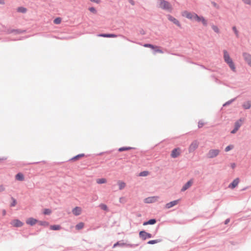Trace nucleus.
I'll return each mask as SVG.
<instances>
[{
    "instance_id": "obj_1",
    "label": "nucleus",
    "mask_w": 251,
    "mask_h": 251,
    "mask_svg": "<svg viewBox=\"0 0 251 251\" xmlns=\"http://www.w3.org/2000/svg\"><path fill=\"white\" fill-rule=\"evenodd\" d=\"M224 61L228 64L230 68L234 72L236 71L235 65L230 58V55L226 50H224Z\"/></svg>"
},
{
    "instance_id": "obj_2",
    "label": "nucleus",
    "mask_w": 251,
    "mask_h": 251,
    "mask_svg": "<svg viewBox=\"0 0 251 251\" xmlns=\"http://www.w3.org/2000/svg\"><path fill=\"white\" fill-rule=\"evenodd\" d=\"M159 6L162 9L170 12L172 10V6L171 4L169 2L164 0H161L160 1Z\"/></svg>"
},
{
    "instance_id": "obj_3",
    "label": "nucleus",
    "mask_w": 251,
    "mask_h": 251,
    "mask_svg": "<svg viewBox=\"0 0 251 251\" xmlns=\"http://www.w3.org/2000/svg\"><path fill=\"white\" fill-rule=\"evenodd\" d=\"M182 15L188 19L196 20V17L195 16H197V14L194 13H190L187 11H184L182 13Z\"/></svg>"
},
{
    "instance_id": "obj_4",
    "label": "nucleus",
    "mask_w": 251,
    "mask_h": 251,
    "mask_svg": "<svg viewBox=\"0 0 251 251\" xmlns=\"http://www.w3.org/2000/svg\"><path fill=\"white\" fill-rule=\"evenodd\" d=\"M11 225L15 227H21L24 225V223L18 219H14L10 222Z\"/></svg>"
},
{
    "instance_id": "obj_5",
    "label": "nucleus",
    "mask_w": 251,
    "mask_h": 251,
    "mask_svg": "<svg viewBox=\"0 0 251 251\" xmlns=\"http://www.w3.org/2000/svg\"><path fill=\"white\" fill-rule=\"evenodd\" d=\"M220 152V151L217 149H212L210 150L207 156L209 158H214L217 156Z\"/></svg>"
},
{
    "instance_id": "obj_6",
    "label": "nucleus",
    "mask_w": 251,
    "mask_h": 251,
    "mask_svg": "<svg viewBox=\"0 0 251 251\" xmlns=\"http://www.w3.org/2000/svg\"><path fill=\"white\" fill-rule=\"evenodd\" d=\"M139 236L144 240H146L147 238H150L152 237L151 234L146 232L145 231H141L139 232Z\"/></svg>"
},
{
    "instance_id": "obj_7",
    "label": "nucleus",
    "mask_w": 251,
    "mask_h": 251,
    "mask_svg": "<svg viewBox=\"0 0 251 251\" xmlns=\"http://www.w3.org/2000/svg\"><path fill=\"white\" fill-rule=\"evenodd\" d=\"M199 142L197 141H193L189 147V152L194 151L199 146Z\"/></svg>"
},
{
    "instance_id": "obj_8",
    "label": "nucleus",
    "mask_w": 251,
    "mask_h": 251,
    "mask_svg": "<svg viewBox=\"0 0 251 251\" xmlns=\"http://www.w3.org/2000/svg\"><path fill=\"white\" fill-rule=\"evenodd\" d=\"M244 58L245 60L247 62V63L251 67V54L244 52L243 54Z\"/></svg>"
},
{
    "instance_id": "obj_9",
    "label": "nucleus",
    "mask_w": 251,
    "mask_h": 251,
    "mask_svg": "<svg viewBox=\"0 0 251 251\" xmlns=\"http://www.w3.org/2000/svg\"><path fill=\"white\" fill-rule=\"evenodd\" d=\"M158 198H159L157 196L148 197L145 200V202L146 203H148L154 202L157 201V200H158Z\"/></svg>"
},
{
    "instance_id": "obj_10",
    "label": "nucleus",
    "mask_w": 251,
    "mask_h": 251,
    "mask_svg": "<svg viewBox=\"0 0 251 251\" xmlns=\"http://www.w3.org/2000/svg\"><path fill=\"white\" fill-rule=\"evenodd\" d=\"M180 154V149L179 148H176L172 151L171 155L173 158H176L178 157Z\"/></svg>"
},
{
    "instance_id": "obj_11",
    "label": "nucleus",
    "mask_w": 251,
    "mask_h": 251,
    "mask_svg": "<svg viewBox=\"0 0 251 251\" xmlns=\"http://www.w3.org/2000/svg\"><path fill=\"white\" fill-rule=\"evenodd\" d=\"M179 201V200H178L174 201H172L169 203H167L165 205V208L167 209H169V208L174 206L175 205L177 204L178 203Z\"/></svg>"
},
{
    "instance_id": "obj_12",
    "label": "nucleus",
    "mask_w": 251,
    "mask_h": 251,
    "mask_svg": "<svg viewBox=\"0 0 251 251\" xmlns=\"http://www.w3.org/2000/svg\"><path fill=\"white\" fill-rule=\"evenodd\" d=\"M193 183V181L192 179L188 181L181 188V191L184 192L186 191L187 189L190 187Z\"/></svg>"
},
{
    "instance_id": "obj_13",
    "label": "nucleus",
    "mask_w": 251,
    "mask_h": 251,
    "mask_svg": "<svg viewBox=\"0 0 251 251\" xmlns=\"http://www.w3.org/2000/svg\"><path fill=\"white\" fill-rule=\"evenodd\" d=\"M82 212V209L80 207L76 206L72 210V212L75 216H78L80 215Z\"/></svg>"
},
{
    "instance_id": "obj_14",
    "label": "nucleus",
    "mask_w": 251,
    "mask_h": 251,
    "mask_svg": "<svg viewBox=\"0 0 251 251\" xmlns=\"http://www.w3.org/2000/svg\"><path fill=\"white\" fill-rule=\"evenodd\" d=\"M37 223H38V221L36 219H34L33 218H28L26 220V223L27 225H29L30 226H33L35 225Z\"/></svg>"
},
{
    "instance_id": "obj_15",
    "label": "nucleus",
    "mask_w": 251,
    "mask_h": 251,
    "mask_svg": "<svg viewBox=\"0 0 251 251\" xmlns=\"http://www.w3.org/2000/svg\"><path fill=\"white\" fill-rule=\"evenodd\" d=\"M195 17H196V21L201 22L204 26L207 25V21L203 17H200L198 15L197 16H195Z\"/></svg>"
},
{
    "instance_id": "obj_16",
    "label": "nucleus",
    "mask_w": 251,
    "mask_h": 251,
    "mask_svg": "<svg viewBox=\"0 0 251 251\" xmlns=\"http://www.w3.org/2000/svg\"><path fill=\"white\" fill-rule=\"evenodd\" d=\"M168 19L173 22L175 25H177L178 26L180 27L181 25L179 22V21L176 19L175 18L173 17V16L171 15L168 16Z\"/></svg>"
},
{
    "instance_id": "obj_17",
    "label": "nucleus",
    "mask_w": 251,
    "mask_h": 251,
    "mask_svg": "<svg viewBox=\"0 0 251 251\" xmlns=\"http://www.w3.org/2000/svg\"><path fill=\"white\" fill-rule=\"evenodd\" d=\"M239 182V179L238 178H237L235 179L231 184H230V185H229V187L231 188V189H233L238 185Z\"/></svg>"
},
{
    "instance_id": "obj_18",
    "label": "nucleus",
    "mask_w": 251,
    "mask_h": 251,
    "mask_svg": "<svg viewBox=\"0 0 251 251\" xmlns=\"http://www.w3.org/2000/svg\"><path fill=\"white\" fill-rule=\"evenodd\" d=\"M98 36L102 37L116 38L117 37V35L114 34H99Z\"/></svg>"
},
{
    "instance_id": "obj_19",
    "label": "nucleus",
    "mask_w": 251,
    "mask_h": 251,
    "mask_svg": "<svg viewBox=\"0 0 251 251\" xmlns=\"http://www.w3.org/2000/svg\"><path fill=\"white\" fill-rule=\"evenodd\" d=\"M244 120L240 119L237 121H236L235 123V127L239 129L240 127L241 126L242 124L243 123Z\"/></svg>"
},
{
    "instance_id": "obj_20",
    "label": "nucleus",
    "mask_w": 251,
    "mask_h": 251,
    "mask_svg": "<svg viewBox=\"0 0 251 251\" xmlns=\"http://www.w3.org/2000/svg\"><path fill=\"white\" fill-rule=\"evenodd\" d=\"M120 190L123 189L126 186V184L123 181L119 180L117 182Z\"/></svg>"
},
{
    "instance_id": "obj_21",
    "label": "nucleus",
    "mask_w": 251,
    "mask_h": 251,
    "mask_svg": "<svg viewBox=\"0 0 251 251\" xmlns=\"http://www.w3.org/2000/svg\"><path fill=\"white\" fill-rule=\"evenodd\" d=\"M15 178L19 181H23L24 180V176L23 174L21 173L17 174L15 176Z\"/></svg>"
},
{
    "instance_id": "obj_22",
    "label": "nucleus",
    "mask_w": 251,
    "mask_h": 251,
    "mask_svg": "<svg viewBox=\"0 0 251 251\" xmlns=\"http://www.w3.org/2000/svg\"><path fill=\"white\" fill-rule=\"evenodd\" d=\"M251 106V102L249 101L244 102V103L243 104V107L245 109H248L250 108Z\"/></svg>"
},
{
    "instance_id": "obj_23",
    "label": "nucleus",
    "mask_w": 251,
    "mask_h": 251,
    "mask_svg": "<svg viewBox=\"0 0 251 251\" xmlns=\"http://www.w3.org/2000/svg\"><path fill=\"white\" fill-rule=\"evenodd\" d=\"M155 223H156V220L155 219H151L147 222H144L143 223V225L146 226L148 225H153V224H155Z\"/></svg>"
},
{
    "instance_id": "obj_24",
    "label": "nucleus",
    "mask_w": 251,
    "mask_h": 251,
    "mask_svg": "<svg viewBox=\"0 0 251 251\" xmlns=\"http://www.w3.org/2000/svg\"><path fill=\"white\" fill-rule=\"evenodd\" d=\"M96 182L98 184H104L107 182V180L104 178H98L96 180Z\"/></svg>"
},
{
    "instance_id": "obj_25",
    "label": "nucleus",
    "mask_w": 251,
    "mask_h": 251,
    "mask_svg": "<svg viewBox=\"0 0 251 251\" xmlns=\"http://www.w3.org/2000/svg\"><path fill=\"white\" fill-rule=\"evenodd\" d=\"M152 50H154L155 52H158V53H163V51L161 49V48L158 46H154V47Z\"/></svg>"
},
{
    "instance_id": "obj_26",
    "label": "nucleus",
    "mask_w": 251,
    "mask_h": 251,
    "mask_svg": "<svg viewBox=\"0 0 251 251\" xmlns=\"http://www.w3.org/2000/svg\"><path fill=\"white\" fill-rule=\"evenodd\" d=\"M84 224L82 222H80L75 226V228L79 230L82 229L84 227Z\"/></svg>"
},
{
    "instance_id": "obj_27",
    "label": "nucleus",
    "mask_w": 251,
    "mask_h": 251,
    "mask_svg": "<svg viewBox=\"0 0 251 251\" xmlns=\"http://www.w3.org/2000/svg\"><path fill=\"white\" fill-rule=\"evenodd\" d=\"M50 229L53 230H58L61 229V226L59 225H52L50 226Z\"/></svg>"
},
{
    "instance_id": "obj_28",
    "label": "nucleus",
    "mask_w": 251,
    "mask_h": 251,
    "mask_svg": "<svg viewBox=\"0 0 251 251\" xmlns=\"http://www.w3.org/2000/svg\"><path fill=\"white\" fill-rule=\"evenodd\" d=\"M84 156V154L83 153L79 154L78 155H76L75 156L73 157L71 159V160L72 161H76L78 159H79L80 158H81Z\"/></svg>"
},
{
    "instance_id": "obj_29",
    "label": "nucleus",
    "mask_w": 251,
    "mask_h": 251,
    "mask_svg": "<svg viewBox=\"0 0 251 251\" xmlns=\"http://www.w3.org/2000/svg\"><path fill=\"white\" fill-rule=\"evenodd\" d=\"M38 223L40 225L44 226H48L49 225V223L46 221H39Z\"/></svg>"
},
{
    "instance_id": "obj_30",
    "label": "nucleus",
    "mask_w": 251,
    "mask_h": 251,
    "mask_svg": "<svg viewBox=\"0 0 251 251\" xmlns=\"http://www.w3.org/2000/svg\"><path fill=\"white\" fill-rule=\"evenodd\" d=\"M61 21H62L61 18H60V17H58V18H55L54 20L53 23L55 24L58 25V24H60L61 23Z\"/></svg>"
},
{
    "instance_id": "obj_31",
    "label": "nucleus",
    "mask_w": 251,
    "mask_h": 251,
    "mask_svg": "<svg viewBox=\"0 0 251 251\" xmlns=\"http://www.w3.org/2000/svg\"><path fill=\"white\" fill-rule=\"evenodd\" d=\"M131 147H122L119 149V151H128L132 149Z\"/></svg>"
},
{
    "instance_id": "obj_32",
    "label": "nucleus",
    "mask_w": 251,
    "mask_h": 251,
    "mask_svg": "<svg viewBox=\"0 0 251 251\" xmlns=\"http://www.w3.org/2000/svg\"><path fill=\"white\" fill-rule=\"evenodd\" d=\"M51 213V210L50 209H45L43 211V214L44 215H50Z\"/></svg>"
},
{
    "instance_id": "obj_33",
    "label": "nucleus",
    "mask_w": 251,
    "mask_h": 251,
    "mask_svg": "<svg viewBox=\"0 0 251 251\" xmlns=\"http://www.w3.org/2000/svg\"><path fill=\"white\" fill-rule=\"evenodd\" d=\"M17 11L21 13H25L26 11V9L23 7H20L18 8Z\"/></svg>"
},
{
    "instance_id": "obj_34",
    "label": "nucleus",
    "mask_w": 251,
    "mask_h": 251,
    "mask_svg": "<svg viewBox=\"0 0 251 251\" xmlns=\"http://www.w3.org/2000/svg\"><path fill=\"white\" fill-rule=\"evenodd\" d=\"M212 28L215 32L217 33H219V29L217 26L213 25L212 26Z\"/></svg>"
},
{
    "instance_id": "obj_35",
    "label": "nucleus",
    "mask_w": 251,
    "mask_h": 251,
    "mask_svg": "<svg viewBox=\"0 0 251 251\" xmlns=\"http://www.w3.org/2000/svg\"><path fill=\"white\" fill-rule=\"evenodd\" d=\"M100 207L101 208V209H102L103 210H105V211L108 210L107 206L104 204H100Z\"/></svg>"
},
{
    "instance_id": "obj_36",
    "label": "nucleus",
    "mask_w": 251,
    "mask_h": 251,
    "mask_svg": "<svg viewBox=\"0 0 251 251\" xmlns=\"http://www.w3.org/2000/svg\"><path fill=\"white\" fill-rule=\"evenodd\" d=\"M233 148H234L233 145H229L226 148L225 151L226 152H227V151H229L230 150H232V149H233Z\"/></svg>"
},
{
    "instance_id": "obj_37",
    "label": "nucleus",
    "mask_w": 251,
    "mask_h": 251,
    "mask_svg": "<svg viewBox=\"0 0 251 251\" xmlns=\"http://www.w3.org/2000/svg\"><path fill=\"white\" fill-rule=\"evenodd\" d=\"M149 175V172L148 171H143L140 173L139 176H145Z\"/></svg>"
},
{
    "instance_id": "obj_38",
    "label": "nucleus",
    "mask_w": 251,
    "mask_h": 251,
    "mask_svg": "<svg viewBox=\"0 0 251 251\" xmlns=\"http://www.w3.org/2000/svg\"><path fill=\"white\" fill-rule=\"evenodd\" d=\"M143 46L146 48H150L151 49H153L154 47V45L150 44H145L143 45Z\"/></svg>"
},
{
    "instance_id": "obj_39",
    "label": "nucleus",
    "mask_w": 251,
    "mask_h": 251,
    "mask_svg": "<svg viewBox=\"0 0 251 251\" xmlns=\"http://www.w3.org/2000/svg\"><path fill=\"white\" fill-rule=\"evenodd\" d=\"M11 32H14V33H16L17 34H20V33H22L23 32V31H22L21 30H19V29H13L12 30H11Z\"/></svg>"
},
{
    "instance_id": "obj_40",
    "label": "nucleus",
    "mask_w": 251,
    "mask_h": 251,
    "mask_svg": "<svg viewBox=\"0 0 251 251\" xmlns=\"http://www.w3.org/2000/svg\"><path fill=\"white\" fill-rule=\"evenodd\" d=\"M159 242V240H151V241H149L148 243L149 244H156V243H157Z\"/></svg>"
},
{
    "instance_id": "obj_41",
    "label": "nucleus",
    "mask_w": 251,
    "mask_h": 251,
    "mask_svg": "<svg viewBox=\"0 0 251 251\" xmlns=\"http://www.w3.org/2000/svg\"><path fill=\"white\" fill-rule=\"evenodd\" d=\"M89 10L90 12H92L93 13H94V14H96L97 13V11H96V9L94 7H90L89 8Z\"/></svg>"
},
{
    "instance_id": "obj_42",
    "label": "nucleus",
    "mask_w": 251,
    "mask_h": 251,
    "mask_svg": "<svg viewBox=\"0 0 251 251\" xmlns=\"http://www.w3.org/2000/svg\"><path fill=\"white\" fill-rule=\"evenodd\" d=\"M12 200L13 201L10 204V206L12 207L15 206L17 203L16 200L14 199V198H12Z\"/></svg>"
},
{
    "instance_id": "obj_43",
    "label": "nucleus",
    "mask_w": 251,
    "mask_h": 251,
    "mask_svg": "<svg viewBox=\"0 0 251 251\" xmlns=\"http://www.w3.org/2000/svg\"><path fill=\"white\" fill-rule=\"evenodd\" d=\"M232 29L234 31L235 34H236V36L238 37V32L235 26H233L232 27Z\"/></svg>"
},
{
    "instance_id": "obj_44",
    "label": "nucleus",
    "mask_w": 251,
    "mask_h": 251,
    "mask_svg": "<svg viewBox=\"0 0 251 251\" xmlns=\"http://www.w3.org/2000/svg\"><path fill=\"white\" fill-rule=\"evenodd\" d=\"M204 125V123L202 121H200L198 123V127L201 128Z\"/></svg>"
},
{
    "instance_id": "obj_45",
    "label": "nucleus",
    "mask_w": 251,
    "mask_h": 251,
    "mask_svg": "<svg viewBox=\"0 0 251 251\" xmlns=\"http://www.w3.org/2000/svg\"><path fill=\"white\" fill-rule=\"evenodd\" d=\"M245 3L247 4H251V0H243Z\"/></svg>"
},
{
    "instance_id": "obj_46",
    "label": "nucleus",
    "mask_w": 251,
    "mask_h": 251,
    "mask_svg": "<svg viewBox=\"0 0 251 251\" xmlns=\"http://www.w3.org/2000/svg\"><path fill=\"white\" fill-rule=\"evenodd\" d=\"M5 190V187L3 185H0V192H3Z\"/></svg>"
},
{
    "instance_id": "obj_47",
    "label": "nucleus",
    "mask_w": 251,
    "mask_h": 251,
    "mask_svg": "<svg viewBox=\"0 0 251 251\" xmlns=\"http://www.w3.org/2000/svg\"><path fill=\"white\" fill-rule=\"evenodd\" d=\"M91 1L95 2L96 3H100V0H90Z\"/></svg>"
},
{
    "instance_id": "obj_48",
    "label": "nucleus",
    "mask_w": 251,
    "mask_h": 251,
    "mask_svg": "<svg viewBox=\"0 0 251 251\" xmlns=\"http://www.w3.org/2000/svg\"><path fill=\"white\" fill-rule=\"evenodd\" d=\"M238 130V129H237V128H236L235 127H234V128L233 130H232L231 131V133H235L237 132V131Z\"/></svg>"
},
{
    "instance_id": "obj_49",
    "label": "nucleus",
    "mask_w": 251,
    "mask_h": 251,
    "mask_svg": "<svg viewBox=\"0 0 251 251\" xmlns=\"http://www.w3.org/2000/svg\"><path fill=\"white\" fill-rule=\"evenodd\" d=\"M0 4H4V0H0Z\"/></svg>"
},
{
    "instance_id": "obj_50",
    "label": "nucleus",
    "mask_w": 251,
    "mask_h": 251,
    "mask_svg": "<svg viewBox=\"0 0 251 251\" xmlns=\"http://www.w3.org/2000/svg\"><path fill=\"white\" fill-rule=\"evenodd\" d=\"M129 2H130V3L132 4V5H134V1L133 0H129Z\"/></svg>"
},
{
    "instance_id": "obj_51",
    "label": "nucleus",
    "mask_w": 251,
    "mask_h": 251,
    "mask_svg": "<svg viewBox=\"0 0 251 251\" xmlns=\"http://www.w3.org/2000/svg\"><path fill=\"white\" fill-rule=\"evenodd\" d=\"M5 159H6V158H3V157H2V158H0V162L2 161H3V160H5Z\"/></svg>"
},
{
    "instance_id": "obj_52",
    "label": "nucleus",
    "mask_w": 251,
    "mask_h": 251,
    "mask_svg": "<svg viewBox=\"0 0 251 251\" xmlns=\"http://www.w3.org/2000/svg\"><path fill=\"white\" fill-rule=\"evenodd\" d=\"M118 245H119V243H118V242H117V243H116V244H115L114 245L113 247H114V248H115V247H116L117 246H118Z\"/></svg>"
},
{
    "instance_id": "obj_53",
    "label": "nucleus",
    "mask_w": 251,
    "mask_h": 251,
    "mask_svg": "<svg viewBox=\"0 0 251 251\" xmlns=\"http://www.w3.org/2000/svg\"><path fill=\"white\" fill-rule=\"evenodd\" d=\"M229 222V219H227V220H226V221H225V224H227Z\"/></svg>"
},
{
    "instance_id": "obj_54",
    "label": "nucleus",
    "mask_w": 251,
    "mask_h": 251,
    "mask_svg": "<svg viewBox=\"0 0 251 251\" xmlns=\"http://www.w3.org/2000/svg\"><path fill=\"white\" fill-rule=\"evenodd\" d=\"M2 213L3 215H5L6 214V211L5 210H3L2 211Z\"/></svg>"
},
{
    "instance_id": "obj_55",
    "label": "nucleus",
    "mask_w": 251,
    "mask_h": 251,
    "mask_svg": "<svg viewBox=\"0 0 251 251\" xmlns=\"http://www.w3.org/2000/svg\"><path fill=\"white\" fill-rule=\"evenodd\" d=\"M235 166V164H232V167L233 168H234V167Z\"/></svg>"
},
{
    "instance_id": "obj_56",
    "label": "nucleus",
    "mask_w": 251,
    "mask_h": 251,
    "mask_svg": "<svg viewBox=\"0 0 251 251\" xmlns=\"http://www.w3.org/2000/svg\"><path fill=\"white\" fill-rule=\"evenodd\" d=\"M213 5H214L215 6H216V4L215 3H214V2H213Z\"/></svg>"
}]
</instances>
